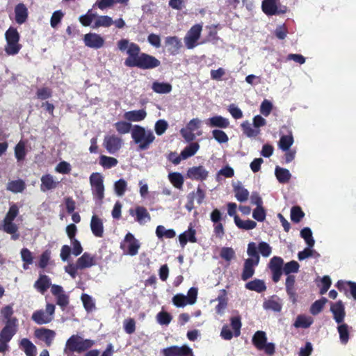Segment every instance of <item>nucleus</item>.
I'll use <instances>...</instances> for the list:
<instances>
[{"label":"nucleus","mask_w":356,"mask_h":356,"mask_svg":"<svg viewBox=\"0 0 356 356\" xmlns=\"http://www.w3.org/2000/svg\"><path fill=\"white\" fill-rule=\"evenodd\" d=\"M118 49L124 52L126 51L127 57L124 65L129 67H137L141 70H151L161 65V61L155 56L145 52H141L140 46L127 39H121L118 43Z\"/></svg>","instance_id":"1"},{"label":"nucleus","mask_w":356,"mask_h":356,"mask_svg":"<svg viewBox=\"0 0 356 356\" xmlns=\"http://www.w3.org/2000/svg\"><path fill=\"white\" fill-rule=\"evenodd\" d=\"M131 138L139 150H147L155 140V136L151 129H147L138 124L133 126L131 131Z\"/></svg>","instance_id":"2"},{"label":"nucleus","mask_w":356,"mask_h":356,"mask_svg":"<svg viewBox=\"0 0 356 356\" xmlns=\"http://www.w3.org/2000/svg\"><path fill=\"white\" fill-rule=\"evenodd\" d=\"M18 214V206L16 204H13L0 225V229H2L6 234H10V238L13 241H17L20 237L18 226L13 222Z\"/></svg>","instance_id":"3"},{"label":"nucleus","mask_w":356,"mask_h":356,"mask_svg":"<svg viewBox=\"0 0 356 356\" xmlns=\"http://www.w3.org/2000/svg\"><path fill=\"white\" fill-rule=\"evenodd\" d=\"M55 309L56 307L54 304L47 303L45 310L35 311L31 316V319L38 325L49 323L54 319Z\"/></svg>","instance_id":"4"},{"label":"nucleus","mask_w":356,"mask_h":356,"mask_svg":"<svg viewBox=\"0 0 356 356\" xmlns=\"http://www.w3.org/2000/svg\"><path fill=\"white\" fill-rule=\"evenodd\" d=\"M230 324L234 330L231 331L227 325H224L220 332V337L225 340H231L234 335L238 337L241 334V328L242 326L241 318L239 315L232 316L230 318Z\"/></svg>","instance_id":"5"},{"label":"nucleus","mask_w":356,"mask_h":356,"mask_svg":"<svg viewBox=\"0 0 356 356\" xmlns=\"http://www.w3.org/2000/svg\"><path fill=\"white\" fill-rule=\"evenodd\" d=\"M92 193L95 197L102 200L104 197V179L99 172H93L90 176Z\"/></svg>","instance_id":"6"},{"label":"nucleus","mask_w":356,"mask_h":356,"mask_svg":"<svg viewBox=\"0 0 356 356\" xmlns=\"http://www.w3.org/2000/svg\"><path fill=\"white\" fill-rule=\"evenodd\" d=\"M120 248L124 251V253L135 256L138 252L140 244L134 236L129 232L125 235L124 241L120 243Z\"/></svg>","instance_id":"7"},{"label":"nucleus","mask_w":356,"mask_h":356,"mask_svg":"<svg viewBox=\"0 0 356 356\" xmlns=\"http://www.w3.org/2000/svg\"><path fill=\"white\" fill-rule=\"evenodd\" d=\"M268 266L272 273V280L274 283H277L281 278L283 273L284 260L282 257L274 256L273 257Z\"/></svg>","instance_id":"8"},{"label":"nucleus","mask_w":356,"mask_h":356,"mask_svg":"<svg viewBox=\"0 0 356 356\" xmlns=\"http://www.w3.org/2000/svg\"><path fill=\"white\" fill-rule=\"evenodd\" d=\"M202 26L197 24L193 25L186 33L184 38L186 47L188 49H193L197 45V40L200 39Z\"/></svg>","instance_id":"9"},{"label":"nucleus","mask_w":356,"mask_h":356,"mask_svg":"<svg viewBox=\"0 0 356 356\" xmlns=\"http://www.w3.org/2000/svg\"><path fill=\"white\" fill-rule=\"evenodd\" d=\"M51 292L56 298V305H58L62 310H65L70 303L69 296L65 293L63 288L57 284L51 286Z\"/></svg>","instance_id":"10"},{"label":"nucleus","mask_w":356,"mask_h":356,"mask_svg":"<svg viewBox=\"0 0 356 356\" xmlns=\"http://www.w3.org/2000/svg\"><path fill=\"white\" fill-rule=\"evenodd\" d=\"M17 333L15 327L12 328L9 325L4 326L0 332V353H5L8 350V342Z\"/></svg>","instance_id":"11"},{"label":"nucleus","mask_w":356,"mask_h":356,"mask_svg":"<svg viewBox=\"0 0 356 356\" xmlns=\"http://www.w3.org/2000/svg\"><path fill=\"white\" fill-rule=\"evenodd\" d=\"M163 356H193L191 348L187 346H172L162 350Z\"/></svg>","instance_id":"12"},{"label":"nucleus","mask_w":356,"mask_h":356,"mask_svg":"<svg viewBox=\"0 0 356 356\" xmlns=\"http://www.w3.org/2000/svg\"><path fill=\"white\" fill-rule=\"evenodd\" d=\"M296 276L288 275L285 281V289L290 301L295 304L298 301V295L297 293V288L296 286Z\"/></svg>","instance_id":"13"},{"label":"nucleus","mask_w":356,"mask_h":356,"mask_svg":"<svg viewBox=\"0 0 356 356\" xmlns=\"http://www.w3.org/2000/svg\"><path fill=\"white\" fill-rule=\"evenodd\" d=\"M165 46L170 55L176 56L180 52L182 43L177 36H168L165 38Z\"/></svg>","instance_id":"14"},{"label":"nucleus","mask_w":356,"mask_h":356,"mask_svg":"<svg viewBox=\"0 0 356 356\" xmlns=\"http://www.w3.org/2000/svg\"><path fill=\"white\" fill-rule=\"evenodd\" d=\"M83 42L86 46L95 49L102 47L104 44V38L95 33H86Z\"/></svg>","instance_id":"15"},{"label":"nucleus","mask_w":356,"mask_h":356,"mask_svg":"<svg viewBox=\"0 0 356 356\" xmlns=\"http://www.w3.org/2000/svg\"><path fill=\"white\" fill-rule=\"evenodd\" d=\"M129 214L135 216V220L140 225H143L151 220V216L147 209L143 206H137L134 209H129Z\"/></svg>","instance_id":"16"},{"label":"nucleus","mask_w":356,"mask_h":356,"mask_svg":"<svg viewBox=\"0 0 356 356\" xmlns=\"http://www.w3.org/2000/svg\"><path fill=\"white\" fill-rule=\"evenodd\" d=\"M14 312L12 306L6 305L1 309V316L5 321V326L9 325L17 331L18 320L16 317H12Z\"/></svg>","instance_id":"17"},{"label":"nucleus","mask_w":356,"mask_h":356,"mask_svg":"<svg viewBox=\"0 0 356 356\" xmlns=\"http://www.w3.org/2000/svg\"><path fill=\"white\" fill-rule=\"evenodd\" d=\"M209 172L202 165L188 168L186 172L188 178L197 181H204L208 177Z\"/></svg>","instance_id":"18"},{"label":"nucleus","mask_w":356,"mask_h":356,"mask_svg":"<svg viewBox=\"0 0 356 356\" xmlns=\"http://www.w3.org/2000/svg\"><path fill=\"white\" fill-rule=\"evenodd\" d=\"M122 143V139L115 135L107 136L104 140V147L111 154L118 152L121 148Z\"/></svg>","instance_id":"19"},{"label":"nucleus","mask_w":356,"mask_h":356,"mask_svg":"<svg viewBox=\"0 0 356 356\" xmlns=\"http://www.w3.org/2000/svg\"><path fill=\"white\" fill-rule=\"evenodd\" d=\"M35 337L44 341L47 346H50L56 336V332L45 327L37 328L34 332Z\"/></svg>","instance_id":"20"},{"label":"nucleus","mask_w":356,"mask_h":356,"mask_svg":"<svg viewBox=\"0 0 356 356\" xmlns=\"http://www.w3.org/2000/svg\"><path fill=\"white\" fill-rule=\"evenodd\" d=\"M330 311L333 314V318L337 324L343 323L346 316V311L341 300L332 304Z\"/></svg>","instance_id":"21"},{"label":"nucleus","mask_w":356,"mask_h":356,"mask_svg":"<svg viewBox=\"0 0 356 356\" xmlns=\"http://www.w3.org/2000/svg\"><path fill=\"white\" fill-rule=\"evenodd\" d=\"M52 285L51 279L48 275H40L38 279L35 282L33 286L38 292L43 295L49 287L51 288Z\"/></svg>","instance_id":"22"},{"label":"nucleus","mask_w":356,"mask_h":356,"mask_svg":"<svg viewBox=\"0 0 356 356\" xmlns=\"http://www.w3.org/2000/svg\"><path fill=\"white\" fill-rule=\"evenodd\" d=\"M90 229L94 236L101 238L104 236L103 221L97 216L93 215L90 220Z\"/></svg>","instance_id":"23"},{"label":"nucleus","mask_w":356,"mask_h":356,"mask_svg":"<svg viewBox=\"0 0 356 356\" xmlns=\"http://www.w3.org/2000/svg\"><path fill=\"white\" fill-rule=\"evenodd\" d=\"M259 263L254 262V259H247L244 262L243 269L241 274V279L246 281L251 278L254 274V266Z\"/></svg>","instance_id":"24"},{"label":"nucleus","mask_w":356,"mask_h":356,"mask_svg":"<svg viewBox=\"0 0 356 356\" xmlns=\"http://www.w3.org/2000/svg\"><path fill=\"white\" fill-rule=\"evenodd\" d=\"M196 231L193 227L190 226L188 230L185 231L179 236V241L182 248H184L188 242L196 243L197 238L195 236Z\"/></svg>","instance_id":"25"},{"label":"nucleus","mask_w":356,"mask_h":356,"mask_svg":"<svg viewBox=\"0 0 356 356\" xmlns=\"http://www.w3.org/2000/svg\"><path fill=\"white\" fill-rule=\"evenodd\" d=\"M15 22L19 24H24L28 19L29 12L23 3H19L15 8Z\"/></svg>","instance_id":"26"},{"label":"nucleus","mask_w":356,"mask_h":356,"mask_svg":"<svg viewBox=\"0 0 356 356\" xmlns=\"http://www.w3.org/2000/svg\"><path fill=\"white\" fill-rule=\"evenodd\" d=\"M76 264L80 270L88 268L95 265V256L88 252H84L81 257L76 260Z\"/></svg>","instance_id":"27"},{"label":"nucleus","mask_w":356,"mask_h":356,"mask_svg":"<svg viewBox=\"0 0 356 356\" xmlns=\"http://www.w3.org/2000/svg\"><path fill=\"white\" fill-rule=\"evenodd\" d=\"M233 191L235 195V197L240 202H244L248 200L249 191L244 188L241 182H237L233 185Z\"/></svg>","instance_id":"28"},{"label":"nucleus","mask_w":356,"mask_h":356,"mask_svg":"<svg viewBox=\"0 0 356 356\" xmlns=\"http://www.w3.org/2000/svg\"><path fill=\"white\" fill-rule=\"evenodd\" d=\"M207 124L210 127L226 129L229 126V121L227 118L221 115H215L209 118Z\"/></svg>","instance_id":"29"},{"label":"nucleus","mask_w":356,"mask_h":356,"mask_svg":"<svg viewBox=\"0 0 356 356\" xmlns=\"http://www.w3.org/2000/svg\"><path fill=\"white\" fill-rule=\"evenodd\" d=\"M58 182L55 181L50 174H46L41 177L40 190L43 192L54 189L57 187Z\"/></svg>","instance_id":"30"},{"label":"nucleus","mask_w":356,"mask_h":356,"mask_svg":"<svg viewBox=\"0 0 356 356\" xmlns=\"http://www.w3.org/2000/svg\"><path fill=\"white\" fill-rule=\"evenodd\" d=\"M19 346L26 356H36L37 348L29 339H21Z\"/></svg>","instance_id":"31"},{"label":"nucleus","mask_w":356,"mask_h":356,"mask_svg":"<svg viewBox=\"0 0 356 356\" xmlns=\"http://www.w3.org/2000/svg\"><path fill=\"white\" fill-rule=\"evenodd\" d=\"M350 329L351 327L345 323L338 324L337 332L339 333V340L340 342L343 345H346L349 341Z\"/></svg>","instance_id":"32"},{"label":"nucleus","mask_w":356,"mask_h":356,"mask_svg":"<svg viewBox=\"0 0 356 356\" xmlns=\"http://www.w3.org/2000/svg\"><path fill=\"white\" fill-rule=\"evenodd\" d=\"M147 116V112L144 109L127 111L124 118L129 122H140Z\"/></svg>","instance_id":"33"},{"label":"nucleus","mask_w":356,"mask_h":356,"mask_svg":"<svg viewBox=\"0 0 356 356\" xmlns=\"http://www.w3.org/2000/svg\"><path fill=\"white\" fill-rule=\"evenodd\" d=\"M245 287L250 291L257 293L264 292L267 289L265 282L259 279H254V280L247 282Z\"/></svg>","instance_id":"34"},{"label":"nucleus","mask_w":356,"mask_h":356,"mask_svg":"<svg viewBox=\"0 0 356 356\" xmlns=\"http://www.w3.org/2000/svg\"><path fill=\"white\" fill-rule=\"evenodd\" d=\"M25 188L26 183L21 179L10 181L6 185V190L13 193H22Z\"/></svg>","instance_id":"35"},{"label":"nucleus","mask_w":356,"mask_h":356,"mask_svg":"<svg viewBox=\"0 0 356 356\" xmlns=\"http://www.w3.org/2000/svg\"><path fill=\"white\" fill-rule=\"evenodd\" d=\"M252 344L258 349L263 350L267 342L266 334L264 331H257L252 339Z\"/></svg>","instance_id":"36"},{"label":"nucleus","mask_w":356,"mask_h":356,"mask_svg":"<svg viewBox=\"0 0 356 356\" xmlns=\"http://www.w3.org/2000/svg\"><path fill=\"white\" fill-rule=\"evenodd\" d=\"M275 175L277 181L280 184H286L290 181L291 178V174L290 173L289 170L280 166H277L275 168Z\"/></svg>","instance_id":"37"},{"label":"nucleus","mask_w":356,"mask_h":356,"mask_svg":"<svg viewBox=\"0 0 356 356\" xmlns=\"http://www.w3.org/2000/svg\"><path fill=\"white\" fill-rule=\"evenodd\" d=\"M261 8L263 12L267 15H274L278 13L275 0H264Z\"/></svg>","instance_id":"38"},{"label":"nucleus","mask_w":356,"mask_h":356,"mask_svg":"<svg viewBox=\"0 0 356 356\" xmlns=\"http://www.w3.org/2000/svg\"><path fill=\"white\" fill-rule=\"evenodd\" d=\"M234 222L236 225L241 229L250 230L257 227V222L252 220H242L238 215L234 216Z\"/></svg>","instance_id":"39"},{"label":"nucleus","mask_w":356,"mask_h":356,"mask_svg":"<svg viewBox=\"0 0 356 356\" xmlns=\"http://www.w3.org/2000/svg\"><path fill=\"white\" fill-rule=\"evenodd\" d=\"M273 296L272 298L266 300L264 302L263 307L265 309L273 310L276 312H280L282 310V304L279 301V298Z\"/></svg>","instance_id":"40"},{"label":"nucleus","mask_w":356,"mask_h":356,"mask_svg":"<svg viewBox=\"0 0 356 356\" xmlns=\"http://www.w3.org/2000/svg\"><path fill=\"white\" fill-rule=\"evenodd\" d=\"M95 341L89 339H83L79 336L76 353H81L89 350L95 345Z\"/></svg>","instance_id":"41"},{"label":"nucleus","mask_w":356,"mask_h":356,"mask_svg":"<svg viewBox=\"0 0 356 356\" xmlns=\"http://www.w3.org/2000/svg\"><path fill=\"white\" fill-rule=\"evenodd\" d=\"M199 148L200 145L197 143H190L181 152V156L182 159H186L195 155Z\"/></svg>","instance_id":"42"},{"label":"nucleus","mask_w":356,"mask_h":356,"mask_svg":"<svg viewBox=\"0 0 356 356\" xmlns=\"http://www.w3.org/2000/svg\"><path fill=\"white\" fill-rule=\"evenodd\" d=\"M152 90L159 94H167L171 92L172 86L168 83L155 81L152 84Z\"/></svg>","instance_id":"43"},{"label":"nucleus","mask_w":356,"mask_h":356,"mask_svg":"<svg viewBox=\"0 0 356 356\" xmlns=\"http://www.w3.org/2000/svg\"><path fill=\"white\" fill-rule=\"evenodd\" d=\"M168 179L171 184L177 188L181 189L184 184V177L179 172H171L168 175Z\"/></svg>","instance_id":"44"},{"label":"nucleus","mask_w":356,"mask_h":356,"mask_svg":"<svg viewBox=\"0 0 356 356\" xmlns=\"http://www.w3.org/2000/svg\"><path fill=\"white\" fill-rule=\"evenodd\" d=\"M156 234L159 238H162L163 237L166 238H172L175 236L176 233L172 229H165L164 226L158 225L156 229Z\"/></svg>","instance_id":"45"},{"label":"nucleus","mask_w":356,"mask_h":356,"mask_svg":"<svg viewBox=\"0 0 356 356\" xmlns=\"http://www.w3.org/2000/svg\"><path fill=\"white\" fill-rule=\"evenodd\" d=\"M79 341V335H72L66 341L65 348L64 349L65 353L76 352L77 343Z\"/></svg>","instance_id":"46"},{"label":"nucleus","mask_w":356,"mask_h":356,"mask_svg":"<svg viewBox=\"0 0 356 356\" xmlns=\"http://www.w3.org/2000/svg\"><path fill=\"white\" fill-rule=\"evenodd\" d=\"M313 320L311 317H307L304 315H299L297 316L293 325L297 327L308 328L312 324Z\"/></svg>","instance_id":"47"},{"label":"nucleus","mask_w":356,"mask_h":356,"mask_svg":"<svg viewBox=\"0 0 356 356\" xmlns=\"http://www.w3.org/2000/svg\"><path fill=\"white\" fill-rule=\"evenodd\" d=\"M113 24V19L107 15L99 16L95 22L94 28L109 27Z\"/></svg>","instance_id":"48"},{"label":"nucleus","mask_w":356,"mask_h":356,"mask_svg":"<svg viewBox=\"0 0 356 356\" xmlns=\"http://www.w3.org/2000/svg\"><path fill=\"white\" fill-rule=\"evenodd\" d=\"M310 257L317 259L319 258L321 255L318 252L312 249V248H309V246L305 248L302 251L299 252L298 254V259L300 261L307 259Z\"/></svg>","instance_id":"49"},{"label":"nucleus","mask_w":356,"mask_h":356,"mask_svg":"<svg viewBox=\"0 0 356 356\" xmlns=\"http://www.w3.org/2000/svg\"><path fill=\"white\" fill-rule=\"evenodd\" d=\"M26 155L25 143L20 140L15 147V156L17 161H24Z\"/></svg>","instance_id":"50"},{"label":"nucleus","mask_w":356,"mask_h":356,"mask_svg":"<svg viewBox=\"0 0 356 356\" xmlns=\"http://www.w3.org/2000/svg\"><path fill=\"white\" fill-rule=\"evenodd\" d=\"M118 160L114 157L102 155L99 157V164L104 168L109 169L118 164Z\"/></svg>","instance_id":"51"},{"label":"nucleus","mask_w":356,"mask_h":356,"mask_svg":"<svg viewBox=\"0 0 356 356\" xmlns=\"http://www.w3.org/2000/svg\"><path fill=\"white\" fill-rule=\"evenodd\" d=\"M327 302V300L323 297L321 299L316 300L310 307V313L312 315L318 314L323 309L325 303Z\"/></svg>","instance_id":"52"},{"label":"nucleus","mask_w":356,"mask_h":356,"mask_svg":"<svg viewBox=\"0 0 356 356\" xmlns=\"http://www.w3.org/2000/svg\"><path fill=\"white\" fill-rule=\"evenodd\" d=\"M299 268V264L296 261L292 260L284 265L283 273L286 276L293 275L291 273H298Z\"/></svg>","instance_id":"53"},{"label":"nucleus","mask_w":356,"mask_h":356,"mask_svg":"<svg viewBox=\"0 0 356 356\" xmlns=\"http://www.w3.org/2000/svg\"><path fill=\"white\" fill-rule=\"evenodd\" d=\"M300 236L304 238L307 246L312 248L314 245L315 241L312 236V232L310 228L304 227L300 231Z\"/></svg>","instance_id":"54"},{"label":"nucleus","mask_w":356,"mask_h":356,"mask_svg":"<svg viewBox=\"0 0 356 356\" xmlns=\"http://www.w3.org/2000/svg\"><path fill=\"white\" fill-rule=\"evenodd\" d=\"M305 216V213L299 206H293L291 209V220L295 223H298Z\"/></svg>","instance_id":"55"},{"label":"nucleus","mask_w":356,"mask_h":356,"mask_svg":"<svg viewBox=\"0 0 356 356\" xmlns=\"http://www.w3.org/2000/svg\"><path fill=\"white\" fill-rule=\"evenodd\" d=\"M293 143V138L291 134L281 136L279 141V147L283 151H288Z\"/></svg>","instance_id":"56"},{"label":"nucleus","mask_w":356,"mask_h":356,"mask_svg":"<svg viewBox=\"0 0 356 356\" xmlns=\"http://www.w3.org/2000/svg\"><path fill=\"white\" fill-rule=\"evenodd\" d=\"M243 133L248 137H255L259 134V130L254 129L248 121L243 122L241 124Z\"/></svg>","instance_id":"57"},{"label":"nucleus","mask_w":356,"mask_h":356,"mask_svg":"<svg viewBox=\"0 0 356 356\" xmlns=\"http://www.w3.org/2000/svg\"><path fill=\"white\" fill-rule=\"evenodd\" d=\"M346 284L349 286L350 294L353 296V298L355 300H356V282L349 281L345 283L343 281L340 280L338 281V282L337 283V287L340 291H341L343 290H345Z\"/></svg>","instance_id":"58"},{"label":"nucleus","mask_w":356,"mask_h":356,"mask_svg":"<svg viewBox=\"0 0 356 356\" xmlns=\"http://www.w3.org/2000/svg\"><path fill=\"white\" fill-rule=\"evenodd\" d=\"M81 300L85 309L88 312H92L95 309V304L92 297L88 294L83 293L81 295Z\"/></svg>","instance_id":"59"},{"label":"nucleus","mask_w":356,"mask_h":356,"mask_svg":"<svg viewBox=\"0 0 356 356\" xmlns=\"http://www.w3.org/2000/svg\"><path fill=\"white\" fill-rule=\"evenodd\" d=\"M5 51L8 55H16L19 53L22 48V45L19 42H6Z\"/></svg>","instance_id":"60"},{"label":"nucleus","mask_w":356,"mask_h":356,"mask_svg":"<svg viewBox=\"0 0 356 356\" xmlns=\"http://www.w3.org/2000/svg\"><path fill=\"white\" fill-rule=\"evenodd\" d=\"M127 183L123 179H120L117 181H115L114 184V190L115 193L118 196H122L125 193L127 190Z\"/></svg>","instance_id":"61"},{"label":"nucleus","mask_w":356,"mask_h":356,"mask_svg":"<svg viewBox=\"0 0 356 356\" xmlns=\"http://www.w3.org/2000/svg\"><path fill=\"white\" fill-rule=\"evenodd\" d=\"M115 129L119 134H125L131 131V124L126 121H120L115 124Z\"/></svg>","instance_id":"62"},{"label":"nucleus","mask_w":356,"mask_h":356,"mask_svg":"<svg viewBox=\"0 0 356 356\" xmlns=\"http://www.w3.org/2000/svg\"><path fill=\"white\" fill-rule=\"evenodd\" d=\"M213 138L219 143H226L229 140L227 134L220 129H213L212 131Z\"/></svg>","instance_id":"63"},{"label":"nucleus","mask_w":356,"mask_h":356,"mask_svg":"<svg viewBox=\"0 0 356 356\" xmlns=\"http://www.w3.org/2000/svg\"><path fill=\"white\" fill-rule=\"evenodd\" d=\"M172 318V316L165 311H161L156 315L157 322L162 325H168L171 322Z\"/></svg>","instance_id":"64"}]
</instances>
